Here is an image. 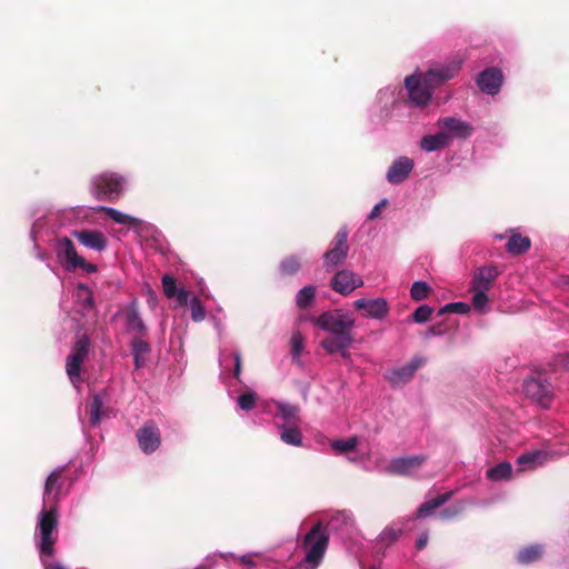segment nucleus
<instances>
[{
	"mask_svg": "<svg viewBox=\"0 0 569 569\" xmlns=\"http://www.w3.org/2000/svg\"><path fill=\"white\" fill-rule=\"evenodd\" d=\"M349 519L350 517L347 513L338 512L331 518L329 526L331 527V529H337V523H346Z\"/></svg>",
	"mask_w": 569,
	"mask_h": 569,
	"instance_id": "603ef678",
	"label": "nucleus"
},
{
	"mask_svg": "<svg viewBox=\"0 0 569 569\" xmlns=\"http://www.w3.org/2000/svg\"><path fill=\"white\" fill-rule=\"evenodd\" d=\"M212 566H213V560L211 558H206L204 562L201 566H199L197 569H203V568L210 569Z\"/></svg>",
	"mask_w": 569,
	"mask_h": 569,
	"instance_id": "052dcab7",
	"label": "nucleus"
},
{
	"mask_svg": "<svg viewBox=\"0 0 569 569\" xmlns=\"http://www.w3.org/2000/svg\"><path fill=\"white\" fill-rule=\"evenodd\" d=\"M300 267V260L296 256L287 257L280 262V271L286 276H292L297 273Z\"/></svg>",
	"mask_w": 569,
	"mask_h": 569,
	"instance_id": "4c0bfd02",
	"label": "nucleus"
},
{
	"mask_svg": "<svg viewBox=\"0 0 569 569\" xmlns=\"http://www.w3.org/2000/svg\"><path fill=\"white\" fill-rule=\"evenodd\" d=\"M126 330L134 337H143L147 332V327L138 310L137 301H131L124 309Z\"/></svg>",
	"mask_w": 569,
	"mask_h": 569,
	"instance_id": "393cba45",
	"label": "nucleus"
},
{
	"mask_svg": "<svg viewBox=\"0 0 569 569\" xmlns=\"http://www.w3.org/2000/svg\"><path fill=\"white\" fill-rule=\"evenodd\" d=\"M401 533L402 530L400 528L388 527L379 535V540L381 542L391 543L396 541L401 536Z\"/></svg>",
	"mask_w": 569,
	"mask_h": 569,
	"instance_id": "a18cd8bd",
	"label": "nucleus"
},
{
	"mask_svg": "<svg viewBox=\"0 0 569 569\" xmlns=\"http://www.w3.org/2000/svg\"><path fill=\"white\" fill-rule=\"evenodd\" d=\"M330 446L337 453H347L357 448L358 438L353 436L346 439H336L331 441Z\"/></svg>",
	"mask_w": 569,
	"mask_h": 569,
	"instance_id": "c9c22d12",
	"label": "nucleus"
},
{
	"mask_svg": "<svg viewBox=\"0 0 569 569\" xmlns=\"http://www.w3.org/2000/svg\"><path fill=\"white\" fill-rule=\"evenodd\" d=\"M71 236L78 240V242L87 249L96 252H102L108 247L107 236L96 229H79L72 230Z\"/></svg>",
	"mask_w": 569,
	"mask_h": 569,
	"instance_id": "aec40b11",
	"label": "nucleus"
},
{
	"mask_svg": "<svg viewBox=\"0 0 569 569\" xmlns=\"http://www.w3.org/2000/svg\"><path fill=\"white\" fill-rule=\"evenodd\" d=\"M280 428V439L282 442L293 447H300L302 445V433L296 423L286 425L281 423Z\"/></svg>",
	"mask_w": 569,
	"mask_h": 569,
	"instance_id": "c756f323",
	"label": "nucleus"
},
{
	"mask_svg": "<svg viewBox=\"0 0 569 569\" xmlns=\"http://www.w3.org/2000/svg\"><path fill=\"white\" fill-rule=\"evenodd\" d=\"M433 309L428 305L419 306L412 313V320L417 323H425L429 320Z\"/></svg>",
	"mask_w": 569,
	"mask_h": 569,
	"instance_id": "79ce46f5",
	"label": "nucleus"
},
{
	"mask_svg": "<svg viewBox=\"0 0 569 569\" xmlns=\"http://www.w3.org/2000/svg\"><path fill=\"white\" fill-rule=\"evenodd\" d=\"M44 224H46V222H44L43 218H39L32 223V227L30 230V238L33 242L37 241V236L41 232Z\"/></svg>",
	"mask_w": 569,
	"mask_h": 569,
	"instance_id": "09e8293b",
	"label": "nucleus"
},
{
	"mask_svg": "<svg viewBox=\"0 0 569 569\" xmlns=\"http://www.w3.org/2000/svg\"><path fill=\"white\" fill-rule=\"evenodd\" d=\"M523 391L526 396L541 407L548 408L553 397L551 382L542 377H530L523 381Z\"/></svg>",
	"mask_w": 569,
	"mask_h": 569,
	"instance_id": "9b49d317",
	"label": "nucleus"
},
{
	"mask_svg": "<svg viewBox=\"0 0 569 569\" xmlns=\"http://www.w3.org/2000/svg\"><path fill=\"white\" fill-rule=\"evenodd\" d=\"M161 282L163 293L168 299H174L179 307L190 306L191 319L194 322H200L206 318V309L200 299L183 287H178L173 277L163 274Z\"/></svg>",
	"mask_w": 569,
	"mask_h": 569,
	"instance_id": "423d86ee",
	"label": "nucleus"
},
{
	"mask_svg": "<svg viewBox=\"0 0 569 569\" xmlns=\"http://www.w3.org/2000/svg\"><path fill=\"white\" fill-rule=\"evenodd\" d=\"M449 144L448 137L441 129L435 134L423 136L420 140V148L426 152L439 151Z\"/></svg>",
	"mask_w": 569,
	"mask_h": 569,
	"instance_id": "cd10ccee",
	"label": "nucleus"
},
{
	"mask_svg": "<svg viewBox=\"0 0 569 569\" xmlns=\"http://www.w3.org/2000/svg\"><path fill=\"white\" fill-rule=\"evenodd\" d=\"M329 543V536L321 523H317L306 535L303 547L306 548V562L316 568L322 560Z\"/></svg>",
	"mask_w": 569,
	"mask_h": 569,
	"instance_id": "6e6552de",
	"label": "nucleus"
},
{
	"mask_svg": "<svg viewBox=\"0 0 569 569\" xmlns=\"http://www.w3.org/2000/svg\"><path fill=\"white\" fill-rule=\"evenodd\" d=\"M133 360H134L136 368L142 367V365L144 362V359L142 356H133Z\"/></svg>",
	"mask_w": 569,
	"mask_h": 569,
	"instance_id": "680f3d73",
	"label": "nucleus"
},
{
	"mask_svg": "<svg viewBox=\"0 0 569 569\" xmlns=\"http://www.w3.org/2000/svg\"><path fill=\"white\" fill-rule=\"evenodd\" d=\"M451 498V492H445L433 499H430L426 502H423L417 510V517L418 518H427L433 512L440 508L442 505H445L449 499Z\"/></svg>",
	"mask_w": 569,
	"mask_h": 569,
	"instance_id": "7c9ffc66",
	"label": "nucleus"
},
{
	"mask_svg": "<svg viewBox=\"0 0 569 569\" xmlns=\"http://www.w3.org/2000/svg\"><path fill=\"white\" fill-rule=\"evenodd\" d=\"M500 271L493 264L479 267L472 276L470 281L469 291H486L488 292L499 277Z\"/></svg>",
	"mask_w": 569,
	"mask_h": 569,
	"instance_id": "4be33fe9",
	"label": "nucleus"
},
{
	"mask_svg": "<svg viewBox=\"0 0 569 569\" xmlns=\"http://www.w3.org/2000/svg\"><path fill=\"white\" fill-rule=\"evenodd\" d=\"M402 104H405L402 88L399 84H389L377 92L371 108V117L379 122L387 121Z\"/></svg>",
	"mask_w": 569,
	"mask_h": 569,
	"instance_id": "0eeeda50",
	"label": "nucleus"
},
{
	"mask_svg": "<svg viewBox=\"0 0 569 569\" xmlns=\"http://www.w3.org/2000/svg\"><path fill=\"white\" fill-rule=\"evenodd\" d=\"M53 556H41L40 561L43 566V569H68L61 562L53 560Z\"/></svg>",
	"mask_w": 569,
	"mask_h": 569,
	"instance_id": "de8ad7c7",
	"label": "nucleus"
},
{
	"mask_svg": "<svg viewBox=\"0 0 569 569\" xmlns=\"http://www.w3.org/2000/svg\"><path fill=\"white\" fill-rule=\"evenodd\" d=\"M150 350V346L142 337H134L131 341L132 356H144Z\"/></svg>",
	"mask_w": 569,
	"mask_h": 569,
	"instance_id": "37998d69",
	"label": "nucleus"
},
{
	"mask_svg": "<svg viewBox=\"0 0 569 569\" xmlns=\"http://www.w3.org/2000/svg\"><path fill=\"white\" fill-rule=\"evenodd\" d=\"M472 293V305L480 313H486L489 310L488 292L486 291H470Z\"/></svg>",
	"mask_w": 569,
	"mask_h": 569,
	"instance_id": "ea45409f",
	"label": "nucleus"
},
{
	"mask_svg": "<svg viewBox=\"0 0 569 569\" xmlns=\"http://www.w3.org/2000/svg\"><path fill=\"white\" fill-rule=\"evenodd\" d=\"M240 562L247 566H254L253 561L251 560V555H243L240 557Z\"/></svg>",
	"mask_w": 569,
	"mask_h": 569,
	"instance_id": "bf43d9fd",
	"label": "nucleus"
},
{
	"mask_svg": "<svg viewBox=\"0 0 569 569\" xmlns=\"http://www.w3.org/2000/svg\"><path fill=\"white\" fill-rule=\"evenodd\" d=\"M465 509V505L463 503H456V505H452L450 507H447L445 509H442L440 512H439V516L441 519H445V520H449V519H452L455 517H457L458 515H460Z\"/></svg>",
	"mask_w": 569,
	"mask_h": 569,
	"instance_id": "49530a36",
	"label": "nucleus"
},
{
	"mask_svg": "<svg viewBox=\"0 0 569 569\" xmlns=\"http://www.w3.org/2000/svg\"><path fill=\"white\" fill-rule=\"evenodd\" d=\"M426 362L425 358L415 356L409 362L389 369L385 377L392 386H401L407 383L415 372Z\"/></svg>",
	"mask_w": 569,
	"mask_h": 569,
	"instance_id": "a211bd4d",
	"label": "nucleus"
},
{
	"mask_svg": "<svg viewBox=\"0 0 569 569\" xmlns=\"http://www.w3.org/2000/svg\"><path fill=\"white\" fill-rule=\"evenodd\" d=\"M129 187V176L106 170L90 178L89 191L100 201H116Z\"/></svg>",
	"mask_w": 569,
	"mask_h": 569,
	"instance_id": "7ed1b4c3",
	"label": "nucleus"
},
{
	"mask_svg": "<svg viewBox=\"0 0 569 569\" xmlns=\"http://www.w3.org/2000/svg\"><path fill=\"white\" fill-rule=\"evenodd\" d=\"M470 310L469 305L466 302H450L445 305L440 310L439 315H443L446 312H455L459 315H466Z\"/></svg>",
	"mask_w": 569,
	"mask_h": 569,
	"instance_id": "a19ab883",
	"label": "nucleus"
},
{
	"mask_svg": "<svg viewBox=\"0 0 569 569\" xmlns=\"http://www.w3.org/2000/svg\"><path fill=\"white\" fill-rule=\"evenodd\" d=\"M496 238L499 239V240H502L503 236L502 234H497Z\"/></svg>",
	"mask_w": 569,
	"mask_h": 569,
	"instance_id": "0e129e2a",
	"label": "nucleus"
},
{
	"mask_svg": "<svg viewBox=\"0 0 569 569\" xmlns=\"http://www.w3.org/2000/svg\"><path fill=\"white\" fill-rule=\"evenodd\" d=\"M268 411L272 412L274 418L282 419V423L292 425L298 420L300 408L286 401H272L268 407Z\"/></svg>",
	"mask_w": 569,
	"mask_h": 569,
	"instance_id": "bb28decb",
	"label": "nucleus"
},
{
	"mask_svg": "<svg viewBox=\"0 0 569 569\" xmlns=\"http://www.w3.org/2000/svg\"><path fill=\"white\" fill-rule=\"evenodd\" d=\"M362 286L363 280L361 277L349 269H341L337 271L330 280V287L332 290L342 296H348L353 290Z\"/></svg>",
	"mask_w": 569,
	"mask_h": 569,
	"instance_id": "6ab92c4d",
	"label": "nucleus"
},
{
	"mask_svg": "<svg viewBox=\"0 0 569 569\" xmlns=\"http://www.w3.org/2000/svg\"><path fill=\"white\" fill-rule=\"evenodd\" d=\"M34 251H36V257L41 260V261H46L48 259V254L43 251H41L39 244L37 243V241L34 242Z\"/></svg>",
	"mask_w": 569,
	"mask_h": 569,
	"instance_id": "13d9d810",
	"label": "nucleus"
},
{
	"mask_svg": "<svg viewBox=\"0 0 569 569\" xmlns=\"http://www.w3.org/2000/svg\"><path fill=\"white\" fill-rule=\"evenodd\" d=\"M415 168V161L406 156L396 158L387 170L386 179L390 184L405 182Z\"/></svg>",
	"mask_w": 569,
	"mask_h": 569,
	"instance_id": "5701e85b",
	"label": "nucleus"
},
{
	"mask_svg": "<svg viewBox=\"0 0 569 569\" xmlns=\"http://www.w3.org/2000/svg\"><path fill=\"white\" fill-rule=\"evenodd\" d=\"M89 341L87 338L79 339L74 350L67 358V375L76 389H79L81 382V367L88 355Z\"/></svg>",
	"mask_w": 569,
	"mask_h": 569,
	"instance_id": "f8f14e48",
	"label": "nucleus"
},
{
	"mask_svg": "<svg viewBox=\"0 0 569 569\" xmlns=\"http://www.w3.org/2000/svg\"><path fill=\"white\" fill-rule=\"evenodd\" d=\"M76 311L82 316L94 311V299L91 289L84 283H78L72 293Z\"/></svg>",
	"mask_w": 569,
	"mask_h": 569,
	"instance_id": "b1692460",
	"label": "nucleus"
},
{
	"mask_svg": "<svg viewBox=\"0 0 569 569\" xmlns=\"http://www.w3.org/2000/svg\"><path fill=\"white\" fill-rule=\"evenodd\" d=\"M427 542H428V533L427 532H422L418 539H417V548L420 550V549H423L426 546H427Z\"/></svg>",
	"mask_w": 569,
	"mask_h": 569,
	"instance_id": "6e6d98bb",
	"label": "nucleus"
},
{
	"mask_svg": "<svg viewBox=\"0 0 569 569\" xmlns=\"http://www.w3.org/2000/svg\"><path fill=\"white\" fill-rule=\"evenodd\" d=\"M530 239L528 237H523L519 233H513L510 236L506 249L511 254H521L526 252L530 248Z\"/></svg>",
	"mask_w": 569,
	"mask_h": 569,
	"instance_id": "473e14b6",
	"label": "nucleus"
},
{
	"mask_svg": "<svg viewBox=\"0 0 569 569\" xmlns=\"http://www.w3.org/2000/svg\"><path fill=\"white\" fill-rule=\"evenodd\" d=\"M347 241L348 231L342 228L336 233L331 242V248L323 254V268L327 272L336 270L347 259L349 251Z\"/></svg>",
	"mask_w": 569,
	"mask_h": 569,
	"instance_id": "1a4fd4ad",
	"label": "nucleus"
},
{
	"mask_svg": "<svg viewBox=\"0 0 569 569\" xmlns=\"http://www.w3.org/2000/svg\"><path fill=\"white\" fill-rule=\"evenodd\" d=\"M138 446L144 455L156 452L161 445V433L157 423L152 420L146 421L136 433Z\"/></svg>",
	"mask_w": 569,
	"mask_h": 569,
	"instance_id": "4468645a",
	"label": "nucleus"
},
{
	"mask_svg": "<svg viewBox=\"0 0 569 569\" xmlns=\"http://www.w3.org/2000/svg\"><path fill=\"white\" fill-rule=\"evenodd\" d=\"M503 81V73L497 67L486 68L476 77V84L478 89L487 96L498 94L501 90Z\"/></svg>",
	"mask_w": 569,
	"mask_h": 569,
	"instance_id": "2eb2a0df",
	"label": "nucleus"
},
{
	"mask_svg": "<svg viewBox=\"0 0 569 569\" xmlns=\"http://www.w3.org/2000/svg\"><path fill=\"white\" fill-rule=\"evenodd\" d=\"M463 57L455 56L448 62L430 68L426 73L416 71L405 78L408 102L416 108L427 107L435 89L442 82L456 77L463 63Z\"/></svg>",
	"mask_w": 569,
	"mask_h": 569,
	"instance_id": "f257e3e1",
	"label": "nucleus"
},
{
	"mask_svg": "<svg viewBox=\"0 0 569 569\" xmlns=\"http://www.w3.org/2000/svg\"><path fill=\"white\" fill-rule=\"evenodd\" d=\"M290 343H291L292 359L298 366H301L302 361L300 359V355L302 353L303 348H305V340H303L302 335L300 332L292 333Z\"/></svg>",
	"mask_w": 569,
	"mask_h": 569,
	"instance_id": "e433bc0d",
	"label": "nucleus"
},
{
	"mask_svg": "<svg viewBox=\"0 0 569 569\" xmlns=\"http://www.w3.org/2000/svg\"><path fill=\"white\" fill-rule=\"evenodd\" d=\"M545 548L542 545H531L517 552V560L522 565H528L539 560Z\"/></svg>",
	"mask_w": 569,
	"mask_h": 569,
	"instance_id": "2f4dec72",
	"label": "nucleus"
},
{
	"mask_svg": "<svg viewBox=\"0 0 569 569\" xmlns=\"http://www.w3.org/2000/svg\"><path fill=\"white\" fill-rule=\"evenodd\" d=\"M445 333V330L440 326H432L427 331V337L431 336H441Z\"/></svg>",
	"mask_w": 569,
	"mask_h": 569,
	"instance_id": "5fc2aeb1",
	"label": "nucleus"
},
{
	"mask_svg": "<svg viewBox=\"0 0 569 569\" xmlns=\"http://www.w3.org/2000/svg\"><path fill=\"white\" fill-rule=\"evenodd\" d=\"M62 468L54 469L46 479L43 495H42V507L57 509L61 497V489L63 480L61 477Z\"/></svg>",
	"mask_w": 569,
	"mask_h": 569,
	"instance_id": "dca6fc26",
	"label": "nucleus"
},
{
	"mask_svg": "<svg viewBox=\"0 0 569 569\" xmlns=\"http://www.w3.org/2000/svg\"><path fill=\"white\" fill-rule=\"evenodd\" d=\"M58 510L41 507L34 529V543L39 556H53L58 539Z\"/></svg>",
	"mask_w": 569,
	"mask_h": 569,
	"instance_id": "20e7f679",
	"label": "nucleus"
},
{
	"mask_svg": "<svg viewBox=\"0 0 569 569\" xmlns=\"http://www.w3.org/2000/svg\"><path fill=\"white\" fill-rule=\"evenodd\" d=\"M93 210L104 212L112 221L118 224L127 226L131 228L133 231L139 233H157L158 229L150 222H147L137 217L124 213L116 208L106 207V206H97L92 208Z\"/></svg>",
	"mask_w": 569,
	"mask_h": 569,
	"instance_id": "9d476101",
	"label": "nucleus"
},
{
	"mask_svg": "<svg viewBox=\"0 0 569 569\" xmlns=\"http://www.w3.org/2000/svg\"><path fill=\"white\" fill-rule=\"evenodd\" d=\"M427 460V456L425 455H413V456H405V457H397L392 458L387 468L386 471L390 475L396 476H415L420 470V468L423 466V463Z\"/></svg>",
	"mask_w": 569,
	"mask_h": 569,
	"instance_id": "ddd939ff",
	"label": "nucleus"
},
{
	"mask_svg": "<svg viewBox=\"0 0 569 569\" xmlns=\"http://www.w3.org/2000/svg\"><path fill=\"white\" fill-rule=\"evenodd\" d=\"M53 252L57 262L67 272H74L81 270L84 273H94L98 267L94 263L88 262L81 254L78 253L76 244L68 237H58L53 243Z\"/></svg>",
	"mask_w": 569,
	"mask_h": 569,
	"instance_id": "39448f33",
	"label": "nucleus"
},
{
	"mask_svg": "<svg viewBox=\"0 0 569 569\" xmlns=\"http://www.w3.org/2000/svg\"><path fill=\"white\" fill-rule=\"evenodd\" d=\"M316 287L312 284L305 286L296 295V303L299 308H308L316 297Z\"/></svg>",
	"mask_w": 569,
	"mask_h": 569,
	"instance_id": "f704fd0d",
	"label": "nucleus"
},
{
	"mask_svg": "<svg viewBox=\"0 0 569 569\" xmlns=\"http://www.w3.org/2000/svg\"><path fill=\"white\" fill-rule=\"evenodd\" d=\"M556 366L561 367L569 372V353L559 355L556 358Z\"/></svg>",
	"mask_w": 569,
	"mask_h": 569,
	"instance_id": "864d4df0",
	"label": "nucleus"
},
{
	"mask_svg": "<svg viewBox=\"0 0 569 569\" xmlns=\"http://www.w3.org/2000/svg\"><path fill=\"white\" fill-rule=\"evenodd\" d=\"M438 127L448 137L449 142L453 139H467L473 133L472 124L457 117H445L439 119Z\"/></svg>",
	"mask_w": 569,
	"mask_h": 569,
	"instance_id": "f3484780",
	"label": "nucleus"
},
{
	"mask_svg": "<svg viewBox=\"0 0 569 569\" xmlns=\"http://www.w3.org/2000/svg\"><path fill=\"white\" fill-rule=\"evenodd\" d=\"M47 267H48L49 269H51L52 271H54V269L51 267V264H50L49 262L47 263Z\"/></svg>",
	"mask_w": 569,
	"mask_h": 569,
	"instance_id": "69168bd1",
	"label": "nucleus"
},
{
	"mask_svg": "<svg viewBox=\"0 0 569 569\" xmlns=\"http://www.w3.org/2000/svg\"><path fill=\"white\" fill-rule=\"evenodd\" d=\"M430 286L425 281H415L410 289V296L416 301L426 299L430 292Z\"/></svg>",
	"mask_w": 569,
	"mask_h": 569,
	"instance_id": "58836bf2",
	"label": "nucleus"
},
{
	"mask_svg": "<svg viewBox=\"0 0 569 569\" xmlns=\"http://www.w3.org/2000/svg\"><path fill=\"white\" fill-rule=\"evenodd\" d=\"M219 361H220V366L224 367L226 356L221 355Z\"/></svg>",
	"mask_w": 569,
	"mask_h": 569,
	"instance_id": "e2e57ef3",
	"label": "nucleus"
},
{
	"mask_svg": "<svg viewBox=\"0 0 569 569\" xmlns=\"http://www.w3.org/2000/svg\"><path fill=\"white\" fill-rule=\"evenodd\" d=\"M486 476L491 481L509 480L512 476V466L509 462H500L486 472Z\"/></svg>",
	"mask_w": 569,
	"mask_h": 569,
	"instance_id": "72a5a7b5",
	"label": "nucleus"
},
{
	"mask_svg": "<svg viewBox=\"0 0 569 569\" xmlns=\"http://www.w3.org/2000/svg\"><path fill=\"white\" fill-rule=\"evenodd\" d=\"M356 309L363 311V316L375 320H383L389 313V305L385 298H360L355 300Z\"/></svg>",
	"mask_w": 569,
	"mask_h": 569,
	"instance_id": "412c9836",
	"label": "nucleus"
},
{
	"mask_svg": "<svg viewBox=\"0 0 569 569\" xmlns=\"http://www.w3.org/2000/svg\"><path fill=\"white\" fill-rule=\"evenodd\" d=\"M233 357V377L239 379L242 368L241 355L236 351L232 353Z\"/></svg>",
	"mask_w": 569,
	"mask_h": 569,
	"instance_id": "3c124183",
	"label": "nucleus"
},
{
	"mask_svg": "<svg viewBox=\"0 0 569 569\" xmlns=\"http://www.w3.org/2000/svg\"><path fill=\"white\" fill-rule=\"evenodd\" d=\"M316 326L329 333L321 340L320 346L325 351L343 349L347 345H352L356 320L351 313L343 309H332L325 311L316 319Z\"/></svg>",
	"mask_w": 569,
	"mask_h": 569,
	"instance_id": "f03ea898",
	"label": "nucleus"
},
{
	"mask_svg": "<svg viewBox=\"0 0 569 569\" xmlns=\"http://www.w3.org/2000/svg\"><path fill=\"white\" fill-rule=\"evenodd\" d=\"M351 345H347L343 349H339V350H332V351H326L327 353L329 355H335V353H340L342 358L347 359L349 358L350 353L348 351V349L350 348Z\"/></svg>",
	"mask_w": 569,
	"mask_h": 569,
	"instance_id": "4d7b16f0",
	"label": "nucleus"
},
{
	"mask_svg": "<svg viewBox=\"0 0 569 569\" xmlns=\"http://www.w3.org/2000/svg\"><path fill=\"white\" fill-rule=\"evenodd\" d=\"M549 460V453L543 450H532L520 455L517 458L519 472L532 471L542 467Z\"/></svg>",
	"mask_w": 569,
	"mask_h": 569,
	"instance_id": "a878e982",
	"label": "nucleus"
},
{
	"mask_svg": "<svg viewBox=\"0 0 569 569\" xmlns=\"http://www.w3.org/2000/svg\"><path fill=\"white\" fill-rule=\"evenodd\" d=\"M106 397L103 393H96L92 396L89 403L90 425L98 427L103 417H106Z\"/></svg>",
	"mask_w": 569,
	"mask_h": 569,
	"instance_id": "c85d7f7f",
	"label": "nucleus"
},
{
	"mask_svg": "<svg viewBox=\"0 0 569 569\" xmlns=\"http://www.w3.org/2000/svg\"><path fill=\"white\" fill-rule=\"evenodd\" d=\"M387 202H388V200L386 198H383L378 203H376L375 207L371 209V211L368 213L367 219L368 220L377 219L381 213V209L387 204Z\"/></svg>",
	"mask_w": 569,
	"mask_h": 569,
	"instance_id": "8fccbe9b",
	"label": "nucleus"
},
{
	"mask_svg": "<svg viewBox=\"0 0 569 569\" xmlns=\"http://www.w3.org/2000/svg\"><path fill=\"white\" fill-rule=\"evenodd\" d=\"M257 402V395L253 391L246 392L238 398V406L241 410H251Z\"/></svg>",
	"mask_w": 569,
	"mask_h": 569,
	"instance_id": "c03bdc74",
	"label": "nucleus"
}]
</instances>
